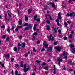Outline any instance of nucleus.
I'll return each mask as SVG.
<instances>
[{
	"label": "nucleus",
	"mask_w": 75,
	"mask_h": 75,
	"mask_svg": "<svg viewBox=\"0 0 75 75\" xmlns=\"http://www.w3.org/2000/svg\"><path fill=\"white\" fill-rule=\"evenodd\" d=\"M61 19H62V17L61 16V13H59L58 14V18L55 21H59V20H61Z\"/></svg>",
	"instance_id": "1"
},
{
	"label": "nucleus",
	"mask_w": 75,
	"mask_h": 75,
	"mask_svg": "<svg viewBox=\"0 0 75 75\" xmlns=\"http://www.w3.org/2000/svg\"><path fill=\"white\" fill-rule=\"evenodd\" d=\"M29 26V28H32V26H33V25L31 24H29L28 25V23H25L23 26V27H24L25 26Z\"/></svg>",
	"instance_id": "2"
},
{
	"label": "nucleus",
	"mask_w": 75,
	"mask_h": 75,
	"mask_svg": "<svg viewBox=\"0 0 75 75\" xmlns=\"http://www.w3.org/2000/svg\"><path fill=\"white\" fill-rule=\"evenodd\" d=\"M31 69V67H30V66H28L27 68L26 69H23V70L24 71V72H27L28 70H30Z\"/></svg>",
	"instance_id": "3"
},
{
	"label": "nucleus",
	"mask_w": 75,
	"mask_h": 75,
	"mask_svg": "<svg viewBox=\"0 0 75 75\" xmlns=\"http://www.w3.org/2000/svg\"><path fill=\"white\" fill-rule=\"evenodd\" d=\"M54 49H56V50L57 51H61V50L62 48L61 46H59L57 47H55Z\"/></svg>",
	"instance_id": "4"
},
{
	"label": "nucleus",
	"mask_w": 75,
	"mask_h": 75,
	"mask_svg": "<svg viewBox=\"0 0 75 75\" xmlns=\"http://www.w3.org/2000/svg\"><path fill=\"white\" fill-rule=\"evenodd\" d=\"M43 45L45 48H48V45L47 44V43H46V41H44Z\"/></svg>",
	"instance_id": "5"
},
{
	"label": "nucleus",
	"mask_w": 75,
	"mask_h": 75,
	"mask_svg": "<svg viewBox=\"0 0 75 75\" xmlns=\"http://www.w3.org/2000/svg\"><path fill=\"white\" fill-rule=\"evenodd\" d=\"M4 56L5 57V58H9V57H10V54H5L4 55Z\"/></svg>",
	"instance_id": "6"
},
{
	"label": "nucleus",
	"mask_w": 75,
	"mask_h": 75,
	"mask_svg": "<svg viewBox=\"0 0 75 75\" xmlns=\"http://www.w3.org/2000/svg\"><path fill=\"white\" fill-rule=\"evenodd\" d=\"M38 31H39V29H38V30H37V31H36V32H35L33 34V35H38V33H37V32H38Z\"/></svg>",
	"instance_id": "7"
},
{
	"label": "nucleus",
	"mask_w": 75,
	"mask_h": 75,
	"mask_svg": "<svg viewBox=\"0 0 75 75\" xmlns=\"http://www.w3.org/2000/svg\"><path fill=\"white\" fill-rule=\"evenodd\" d=\"M8 13L9 16L10 17H11V12L9 10L8 11Z\"/></svg>",
	"instance_id": "8"
},
{
	"label": "nucleus",
	"mask_w": 75,
	"mask_h": 75,
	"mask_svg": "<svg viewBox=\"0 0 75 75\" xmlns=\"http://www.w3.org/2000/svg\"><path fill=\"white\" fill-rule=\"evenodd\" d=\"M57 60L59 62H61L62 61V58L61 57H59L57 58Z\"/></svg>",
	"instance_id": "9"
},
{
	"label": "nucleus",
	"mask_w": 75,
	"mask_h": 75,
	"mask_svg": "<svg viewBox=\"0 0 75 75\" xmlns=\"http://www.w3.org/2000/svg\"><path fill=\"white\" fill-rule=\"evenodd\" d=\"M56 21V22H57V24L58 26H59L60 27H61V25L59 24V21Z\"/></svg>",
	"instance_id": "10"
},
{
	"label": "nucleus",
	"mask_w": 75,
	"mask_h": 75,
	"mask_svg": "<svg viewBox=\"0 0 75 75\" xmlns=\"http://www.w3.org/2000/svg\"><path fill=\"white\" fill-rule=\"evenodd\" d=\"M22 47L24 48L25 47V43L23 42L22 43Z\"/></svg>",
	"instance_id": "11"
},
{
	"label": "nucleus",
	"mask_w": 75,
	"mask_h": 75,
	"mask_svg": "<svg viewBox=\"0 0 75 75\" xmlns=\"http://www.w3.org/2000/svg\"><path fill=\"white\" fill-rule=\"evenodd\" d=\"M23 61H21V65H20V67H23Z\"/></svg>",
	"instance_id": "12"
},
{
	"label": "nucleus",
	"mask_w": 75,
	"mask_h": 75,
	"mask_svg": "<svg viewBox=\"0 0 75 75\" xmlns=\"http://www.w3.org/2000/svg\"><path fill=\"white\" fill-rule=\"evenodd\" d=\"M46 29L47 30H50V27L49 25H47Z\"/></svg>",
	"instance_id": "13"
},
{
	"label": "nucleus",
	"mask_w": 75,
	"mask_h": 75,
	"mask_svg": "<svg viewBox=\"0 0 75 75\" xmlns=\"http://www.w3.org/2000/svg\"><path fill=\"white\" fill-rule=\"evenodd\" d=\"M71 52H72V53H73V54H75V48H73Z\"/></svg>",
	"instance_id": "14"
},
{
	"label": "nucleus",
	"mask_w": 75,
	"mask_h": 75,
	"mask_svg": "<svg viewBox=\"0 0 75 75\" xmlns=\"http://www.w3.org/2000/svg\"><path fill=\"white\" fill-rule=\"evenodd\" d=\"M30 53V52H28V53H26L25 56V57H27L28 55V54H29Z\"/></svg>",
	"instance_id": "15"
},
{
	"label": "nucleus",
	"mask_w": 75,
	"mask_h": 75,
	"mask_svg": "<svg viewBox=\"0 0 75 75\" xmlns=\"http://www.w3.org/2000/svg\"><path fill=\"white\" fill-rule=\"evenodd\" d=\"M18 23L20 25H21L22 24V20H19Z\"/></svg>",
	"instance_id": "16"
},
{
	"label": "nucleus",
	"mask_w": 75,
	"mask_h": 75,
	"mask_svg": "<svg viewBox=\"0 0 75 75\" xmlns=\"http://www.w3.org/2000/svg\"><path fill=\"white\" fill-rule=\"evenodd\" d=\"M10 27H9V26H8V28H7V31H8V32H10Z\"/></svg>",
	"instance_id": "17"
},
{
	"label": "nucleus",
	"mask_w": 75,
	"mask_h": 75,
	"mask_svg": "<svg viewBox=\"0 0 75 75\" xmlns=\"http://www.w3.org/2000/svg\"><path fill=\"white\" fill-rule=\"evenodd\" d=\"M52 28H53L54 29L55 33H56V32H57V30H56L57 28H56V27H52Z\"/></svg>",
	"instance_id": "18"
},
{
	"label": "nucleus",
	"mask_w": 75,
	"mask_h": 75,
	"mask_svg": "<svg viewBox=\"0 0 75 75\" xmlns=\"http://www.w3.org/2000/svg\"><path fill=\"white\" fill-rule=\"evenodd\" d=\"M37 18V15H35L34 16V20H35Z\"/></svg>",
	"instance_id": "19"
},
{
	"label": "nucleus",
	"mask_w": 75,
	"mask_h": 75,
	"mask_svg": "<svg viewBox=\"0 0 75 75\" xmlns=\"http://www.w3.org/2000/svg\"><path fill=\"white\" fill-rule=\"evenodd\" d=\"M50 4H52V7H55V4H54V3H52L51 2H50Z\"/></svg>",
	"instance_id": "20"
},
{
	"label": "nucleus",
	"mask_w": 75,
	"mask_h": 75,
	"mask_svg": "<svg viewBox=\"0 0 75 75\" xmlns=\"http://www.w3.org/2000/svg\"><path fill=\"white\" fill-rule=\"evenodd\" d=\"M54 70V72H53V74H56V73L57 72V71H56V69L55 70ZM52 71H53V70H52Z\"/></svg>",
	"instance_id": "21"
},
{
	"label": "nucleus",
	"mask_w": 75,
	"mask_h": 75,
	"mask_svg": "<svg viewBox=\"0 0 75 75\" xmlns=\"http://www.w3.org/2000/svg\"><path fill=\"white\" fill-rule=\"evenodd\" d=\"M31 11H32V9H29L28 10V13H31Z\"/></svg>",
	"instance_id": "22"
},
{
	"label": "nucleus",
	"mask_w": 75,
	"mask_h": 75,
	"mask_svg": "<svg viewBox=\"0 0 75 75\" xmlns=\"http://www.w3.org/2000/svg\"><path fill=\"white\" fill-rule=\"evenodd\" d=\"M29 28H30V27H26V28H25L24 29L25 30H29Z\"/></svg>",
	"instance_id": "23"
},
{
	"label": "nucleus",
	"mask_w": 75,
	"mask_h": 75,
	"mask_svg": "<svg viewBox=\"0 0 75 75\" xmlns=\"http://www.w3.org/2000/svg\"><path fill=\"white\" fill-rule=\"evenodd\" d=\"M44 69L45 70H48V66H47L45 67L44 68Z\"/></svg>",
	"instance_id": "24"
},
{
	"label": "nucleus",
	"mask_w": 75,
	"mask_h": 75,
	"mask_svg": "<svg viewBox=\"0 0 75 75\" xmlns=\"http://www.w3.org/2000/svg\"><path fill=\"white\" fill-rule=\"evenodd\" d=\"M25 20L26 21H27L28 20V17H27V15L25 16Z\"/></svg>",
	"instance_id": "25"
},
{
	"label": "nucleus",
	"mask_w": 75,
	"mask_h": 75,
	"mask_svg": "<svg viewBox=\"0 0 75 75\" xmlns=\"http://www.w3.org/2000/svg\"><path fill=\"white\" fill-rule=\"evenodd\" d=\"M47 65V64H46V63H42V67H42L43 66H44V65Z\"/></svg>",
	"instance_id": "26"
},
{
	"label": "nucleus",
	"mask_w": 75,
	"mask_h": 75,
	"mask_svg": "<svg viewBox=\"0 0 75 75\" xmlns=\"http://www.w3.org/2000/svg\"><path fill=\"white\" fill-rule=\"evenodd\" d=\"M73 47H74V45L72 44H71L70 45V47L72 48H73Z\"/></svg>",
	"instance_id": "27"
},
{
	"label": "nucleus",
	"mask_w": 75,
	"mask_h": 75,
	"mask_svg": "<svg viewBox=\"0 0 75 75\" xmlns=\"http://www.w3.org/2000/svg\"><path fill=\"white\" fill-rule=\"evenodd\" d=\"M9 40H10V37L8 36L7 37L6 40L7 41H9Z\"/></svg>",
	"instance_id": "28"
},
{
	"label": "nucleus",
	"mask_w": 75,
	"mask_h": 75,
	"mask_svg": "<svg viewBox=\"0 0 75 75\" xmlns=\"http://www.w3.org/2000/svg\"><path fill=\"white\" fill-rule=\"evenodd\" d=\"M69 16L70 17H73L74 16V15L71 13H70L69 14Z\"/></svg>",
	"instance_id": "29"
},
{
	"label": "nucleus",
	"mask_w": 75,
	"mask_h": 75,
	"mask_svg": "<svg viewBox=\"0 0 75 75\" xmlns=\"http://www.w3.org/2000/svg\"><path fill=\"white\" fill-rule=\"evenodd\" d=\"M64 24V25H65V27H67V25H68V24H67L66 22H65Z\"/></svg>",
	"instance_id": "30"
},
{
	"label": "nucleus",
	"mask_w": 75,
	"mask_h": 75,
	"mask_svg": "<svg viewBox=\"0 0 75 75\" xmlns=\"http://www.w3.org/2000/svg\"><path fill=\"white\" fill-rule=\"evenodd\" d=\"M15 67L16 68H17V67H19V65H18V64H15Z\"/></svg>",
	"instance_id": "31"
},
{
	"label": "nucleus",
	"mask_w": 75,
	"mask_h": 75,
	"mask_svg": "<svg viewBox=\"0 0 75 75\" xmlns=\"http://www.w3.org/2000/svg\"><path fill=\"white\" fill-rule=\"evenodd\" d=\"M58 32L59 33V34H61V30L59 29L58 30Z\"/></svg>",
	"instance_id": "32"
},
{
	"label": "nucleus",
	"mask_w": 75,
	"mask_h": 75,
	"mask_svg": "<svg viewBox=\"0 0 75 75\" xmlns=\"http://www.w3.org/2000/svg\"><path fill=\"white\" fill-rule=\"evenodd\" d=\"M22 45L20 43H18V47H21Z\"/></svg>",
	"instance_id": "33"
},
{
	"label": "nucleus",
	"mask_w": 75,
	"mask_h": 75,
	"mask_svg": "<svg viewBox=\"0 0 75 75\" xmlns=\"http://www.w3.org/2000/svg\"><path fill=\"white\" fill-rule=\"evenodd\" d=\"M14 51H17V47H15L14 48Z\"/></svg>",
	"instance_id": "34"
},
{
	"label": "nucleus",
	"mask_w": 75,
	"mask_h": 75,
	"mask_svg": "<svg viewBox=\"0 0 75 75\" xmlns=\"http://www.w3.org/2000/svg\"><path fill=\"white\" fill-rule=\"evenodd\" d=\"M14 28H15V27H14V26H12V31H14Z\"/></svg>",
	"instance_id": "35"
},
{
	"label": "nucleus",
	"mask_w": 75,
	"mask_h": 75,
	"mask_svg": "<svg viewBox=\"0 0 75 75\" xmlns=\"http://www.w3.org/2000/svg\"><path fill=\"white\" fill-rule=\"evenodd\" d=\"M17 74H18V71L16 70L15 71V75H17Z\"/></svg>",
	"instance_id": "36"
},
{
	"label": "nucleus",
	"mask_w": 75,
	"mask_h": 75,
	"mask_svg": "<svg viewBox=\"0 0 75 75\" xmlns=\"http://www.w3.org/2000/svg\"><path fill=\"white\" fill-rule=\"evenodd\" d=\"M33 52H35L36 51V50H35V47L33 48Z\"/></svg>",
	"instance_id": "37"
},
{
	"label": "nucleus",
	"mask_w": 75,
	"mask_h": 75,
	"mask_svg": "<svg viewBox=\"0 0 75 75\" xmlns=\"http://www.w3.org/2000/svg\"><path fill=\"white\" fill-rule=\"evenodd\" d=\"M68 62L69 64H70V65H71V64H72V61H70L69 62Z\"/></svg>",
	"instance_id": "38"
},
{
	"label": "nucleus",
	"mask_w": 75,
	"mask_h": 75,
	"mask_svg": "<svg viewBox=\"0 0 75 75\" xmlns=\"http://www.w3.org/2000/svg\"><path fill=\"white\" fill-rule=\"evenodd\" d=\"M17 28H22V26H18L17 27Z\"/></svg>",
	"instance_id": "39"
},
{
	"label": "nucleus",
	"mask_w": 75,
	"mask_h": 75,
	"mask_svg": "<svg viewBox=\"0 0 75 75\" xmlns=\"http://www.w3.org/2000/svg\"><path fill=\"white\" fill-rule=\"evenodd\" d=\"M36 62H37V63H39L40 62V61H38L37 60H36Z\"/></svg>",
	"instance_id": "40"
},
{
	"label": "nucleus",
	"mask_w": 75,
	"mask_h": 75,
	"mask_svg": "<svg viewBox=\"0 0 75 75\" xmlns=\"http://www.w3.org/2000/svg\"><path fill=\"white\" fill-rule=\"evenodd\" d=\"M69 38H72V34H70L69 36Z\"/></svg>",
	"instance_id": "41"
},
{
	"label": "nucleus",
	"mask_w": 75,
	"mask_h": 75,
	"mask_svg": "<svg viewBox=\"0 0 75 75\" xmlns=\"http://www.w3.org/2000/svg\"><path fill=\"white\" fill-rule=\"evenodd\" d=\"M54 37H52V41H54Z\"/></svg>",
	"instance_id": "42"
},
{
	"label": "nucleus",
	"mask_w": 75,
	"mask_h": 75,
	"mask_svg": "<svg viewBox=\"0 0 75 75\" xmlns=\"http://www.w3.org/2000/svg\"><path fill=\"white\" fill-rule=\"evenodd\" d=\"M33 29H34V31H35L37 30V28H36V27H34Z\"/></svg>",
	"instance_id": "43"
},
{
	"label": "nucleus",
	"mask_w": 75,
	"mask_h": 75,
	"mask_svg": "<svg viewBox=\"0 0 75 75\" xmlns=\"http://www.w3.org/2000/svg\"><path fill=\"white\" fill-rule=\"evenodd\" d=\"M48 38H49V41H50L51 40V38H49V37H47Z\"/></svg>",
	"instance_id": "44"
},
{
	"label": "nucleus",
	"mask_w": 75,
	"mask_h": 75,
	"mask_svg": "<svg viewBox=\"0 0 75 75\" xmlns=\"http://www.w3.org/2000/svg\"><path fill=\"white\" fill-rule=\"evenodd\" d=\"M63 55H66L65 54V51H64L63 52Z\"/></svg>",
	"instance_id": "45"
},
{
	"label": "nucleus",
	"mask_w": 75,
	"mask_h": 75,
	"mask_svg": "<svg viewBox=\"0 0 75 75\" xmlns=\"http://www.w3.org/2000/svg\"><path fill=\"white\" fill-rule=\"evenodd\" d=\"M35 36H33V40H35Z\"/></svg>",
	"instance_id": "46"
},
{
	"label": "nucleus",
	"mask_w": 75,
	"mask_h": 75,
	"mask_svg": "<svg viewBox=\"0 0 75 75\" xmlns=\"http://www.w3.org/2000/svg\"><path fill=\"white\" fill-rule=\"evenodd\" d=\"M71 22L69 21H67V23H68V24H71Z\"/></svg>",
	"instance_id": "47"
},
{
	"label": "nucleus",
	"mask_w": 75,
	"mask_h": 75,
	"mask_svg": "<svg viewBox=\"0 0 75 75\" xmlns=\"http://www.w3.org/2000/svg\"><path fill=\"white\" fill-rule=\"evenodd\" d=\"M26 65L25 64L24 65V69H25L26 68Z\"/></svg>",
	"instance_id": "48"
},
{
	"label": "nucleus",
	"mask_w": 75,
	"mask_h": 75,
	"mask_svg": "<svg viewBox=\"0 0 75 75\" xmlns=\"http://www.w3.org/2000/svg\"><path fill=\"white\" fill-rule=\"evenodd\" d=\"M53 67L54 68L53 70H55V69H56V68H55V65H54Z\"/></svg>",
	"instance_id": "49"
},
{
	"label": "nucleus",
	"mask_w": 75,
	"mask_h": 75,
	"mask_svg": "<svg viewBox=\"0 0 75 75\" xmlns=\"http://www.w3.org/2000/svg\"><path fill=\"white\" fill-rule=\"evenodd\" d=\"M58 43V42H56L54 43V45H56V44Z\"/></svg>",
	"instance_id": "50"
},
{
	"label": "nucleus",
	"mask_w": 75,
	"mask_h": 75,
	"mask_svg": "<svg viewBox=\"0 0 75 75\" xmlns=\"http://www.w3.org/2000/svg\"><path fill=\"white\" fill-rule=\"evenodd\" d=\"M1 28H5V26H4V25H3L1 27Z\"/></svg>",
	"instance_id": "51"
},
{
	"label": "nucleus",
	"mask_w": 75,
	"mask_h": 75,
	"mask_svg": "<svg viewBox=\"0 0 75 75\" xmlns=\"http://www.w3.org/2000/svg\"><path fill=\"white\" fill-rule=\"evenodd\" d=\"M49 18H50V20H52V18L51 17V16H50Z\"/></svg>",
	"instance_id": "52"
},
{
	"label": "nucleus",
	"mask_w": 75,
	"mask_h": 75,
	"mask_svg": "<svg viewBox=\"0 0 75 75\" xmlns=\"http://www.w3.org/2000/svg\"><path fill=\"white\" fill-rule=\"evenodd\" d=\"M6 36L5 35H3L2 36V38H6Z\"/></svg>",
	"instance_id": "53"
},
{
	"label": "nucleus",
	"mask_w": 75,
	"mask_h": 75,
	"mask_svg": "<svg viewBox=\"0 0 75 75\" xmlns=\"http://www.w3.org/2000/svg\"><path fill=\"white\" fill-rule=\"evenodd\" d=\"M44 50H45V49H44V48H43L41 50V51H44Z\"/></svg>",
	"instance_id": "54"
},
{
	"label": "nucleus",
	"mask_w": 75,
	"mask_h": 75,
	"mask_svg": "<svg viewBox=\"0 0 75 75\" xmlns=\"http://www.w3.org/2000/svg\"><path fill=\"white\" fill-rule=\"evenodd\" d=\"M58 64L59 66H60V65H61V62H59L58 63Z\"/></svg>",
	"instance_id": "55"
},
{
	"label": "nucleus",
	"mask_w": 75,
	"mask_h": 75,
	"mask_svg": "<svg viewBox=\"0 0 75 75\" xmlns=\"http://www.w3.org/2000/svg\"><path fill=\"white\" fill-rule=\"evenodd\" d=\"M46 22H47V23L48 24H50V21H48V20H47L46 21Z\"/></svg>",
	"instance_id": "56"
},
{
	"label": "nucleus",
	"mask_w": 75,
	"mask_h": 75,
	"mask_svg": "<svg viewBox=\"0 0 75 75\" xmlns=\"http://www.w3.org/2000/svg\"><path fill=\"white\" fill-rule=\"evenodd\" d=\"M67 37H64V40H67Z\"/></svg>",
	"instance_id": "57"
},
{
	"label": "nucleus",
	"mask_w": 75,
	"mask_h": 75,
	"mask_svg": "<svg viewBox=\"0 0 75 75\" xmlns=\"http://www.w3.org/2000/svg\"><path fill=\"white\" fill-rule=\"evenodd\" d=\"M37 24H35L34 27H37Z\"/></svg>",
	"instance_id": "58"
},
{
	"label": "nucleus",
	"mask_w": 75,
	"mask_h": 75,
	"mask_svg": "<svg viewBox=\"0 0 75 75\" xmlns=\"http://www.w3.org/2000/svg\"><path fill=\"white\" fill-rule=\"evenodd\" d=\"M11 61H12V62H13L14 61V58L11 59Z\"/></svg>",
	"instance_id": "59"
},
{
	"label": "nucleus",
	"mask_w": 75,
	"mask_h": 75,
	"mask_svg": "<svg viewBox=\"0 0 75 75\" xmlns=\"http://www.w3.org/2000/svg\"><path fill=\"white\" fill-rule=\"evenodd\" d=\"M62 69V71H64V70H65V69H66V68H65V67H64L63 69Z\"/></svg>",
	"instance_id": "60"
},
{
	"label": "nucleus",
	"mask_w": 75,
	"mask_h": 75,
	"mask_svg": "<svg viewBox=\"0 0 75 75\" xmlns=\"http://www.w3.org/2000/svg\"><path fill=\"white\" fill-rule=\"evenodd\" d=\"M72 0H69V1H68V3H70L71 2Z\"/></svg>",
	"instance_id": "61"
},
{
	"label": "nucleus",
	"mask_w": 75,
	"mask_h": 75,
	"mask_svg": "<svg viewBox=\"0 0 75 75\" xmlns=\"http://www.w3.org/2000/svg\"><path fill=\"white\" fill-rule=\"evenodd\" d=\"M69 13H68L67 15V17H69Z\"/></svg>",
	"instance_id": "62"
},
{
	"label": "nucleus",
	"mask_w": 75,
	"mask_h": 75,
	"mask_svg": "<svg viewBox=\"0 0 75 75\" xmlns=\"http://www.w3.org/2000/svg\"><path fill=\"white\" fill-rule=\"evenodd\" d=\"M36 20L37 21L39 22V21H40V19H36Z\"/></svg>",
	"instance_id": "63"
},
{
	"label": "nucleus",
	"mask_w": 75,
	"mask_h": 75,
	"mask_svg": "<svg viewBox=\"0 0 75 75\" xmlns=\"http://www.w3.org/2000/svg\"><path fill=\"white\" fill-rule=\"evenodd\" d=\"M63 58H65V59H67V56H65L63 57Z\"/></svg>",
	"instance_id": "64"
}]
</instances>
